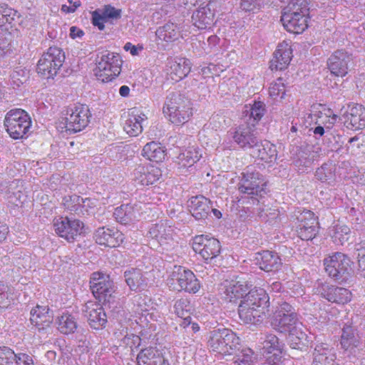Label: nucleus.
Listing matches in <instances>:
<instances>
[{"label": "nucleus", "instance_id": "1", "mask_svg": "<svg viewBox=\"0 0 365 365\" xmlns=\"http://www.w3.org/2000/svg\"><path fill=\"white\" fill-rule=\"evenodd\" d=\"M163 112L172 123L182 125L192 115L190 101L180 91L170 92L165 100Z\"/></svg>", "mask_w": 365, "mask_h": 365}, {"label": "nucleus", "instance_id": "2", "mask_svg": "<svg viewBox=\"0 0 365 365\" xmlns=\"http://www.w3.org/2000/svg\"><path fill=\"white\" fill-rule=\"evenodd\" d=\"M207 346L217 354L231 355L241 347V340L231 329H217L210 331Z\"/></svg>", "mask_w": 365, "mask_h": 365}, {"label": "nucleus", "instance_id": "3", "mask_svg": "<svg viewBox=\"0 0 365 365\" xmlns=\"http://www.w3.org/2000/svg\"><path fill=\"white\" fill-rule=\"evenodd\" d=\"M324 265L328 275L339 283H346L352 277L353 262L342 252H337L324 258Z\"/></svg>", "mask_w": 365, "mask_h": 365}, {"label": "nucleus", "instance_id": "4", "mask_svg": "<svg viewBox=\"0 0 365 365\" xmlns=\"http://www.w3.org/2000/svg\"><path fill=\"white\" fill-rule=\"evenodd\" d=\"M4 124L9 136L14 140H19L23 138L29 132L31 120L25 110L13 109L6 113Z\"/></svg>", "mask_w": 365, "mask_h": 365}, {"label": "nucleus", "instance_id": "5", "mask_svg": "<svg viewBox=\"0 0 365 365\" xmlns=\"http://www.w3.org/2000/svg\"><path fill=\"white\" fill-rule=\"evenodd\" d=\"M65 61V54L62 49L51 46L39 59L36 71L44 78H53L61 68Z\"/></svg>", "mask_w": 365, "mask_h": 365}, {"label": "nucleus", "instance_id": "6", "mask_svg": "<svg viewBox=\"0 0 365 365\" xmlns=\"http://www.w3.org/2000/svg\"><path fill=\"white\" fill-rule=\"evenodd\" d=\"M66 117L63 118L61 124L66 131L77 133L88 126L92 115L87 105L79 104L66 109Z\"/></svg>", "mask_w": 365, "mask_h": 365}, {"label": "nucleus", "instance_id": "7", "mask_svg": "<svg viewBox=\"0 0 365 365\" xmlns=\"http://www.w3.org/2000/svg\"><path fill=\"white\" fill-rule=\"evenodd\" d=\"M122 60L118 53H108L102 55L94 70L95 75L103 83L111 81L121 71Z\"/></svg>", "mask_w": 365, "mask_h": 365}, {"label": "nucleus", "instance_id": "8", "mask_svg": "<svg viewBox=\"0 0 365 365\" xmlns=\"http://www.w3.org/2000/svg\"><path fill=\"white\" fill-rule=\"evenodd\" d=\"M242 175L238 183L240 192L250 195L252 198L255 196L262 197L266 194L267 181L261 173L247 168Z\"/></svg>", "mask_w": 365, "mask_h": 365}, {"label": "nucleus", "instance_id": "9", "mask_svg": "<svg viewBox=\"0 0 365 365\" xmlns=\"http://www.w3.org/2000/svg\"><path fill=\"white\" fill-rule=\"evenodd\" d=\"M90 287L95 298L104 304L110 303L115 297V287L108 275L99 272L93 273Z\"/></svg>", "mask_w": 365, "mask_h": 365}, {"label": "nucleus", "instance_id": "10", "mask_svg": "<svg viewBox=\"0 0 365 365\" xmlns=\"http://www.w3.org/2000/svg\"><path fill=\"white\" fill-rule=\"evenodd\" d=\"M56 234L68 242H73L82 237L86 229L84 223L72 217H60L53 223Z\"/></svg>", "mask_w": 365, "mask_h": 365}, {"label": "nucleus", "instance_id": "11", "mask_svg": "<svg viewBox=\"0 0 365 365\" xmlns=\"http://www.w3.org/2000/svg\"><path fill=\"white\" fill-rule=\"evenodd\" d=\"M192 249L206 263H209L216 261L221 251V245L218 240L202 235L193 238Z\"/></svg>", "mask_w": 365, "mask_h": 365}, {"label": "nucleus", "instance_id": "12", "mask_svg": "<svg viewBox=\"0 0 365 365\" xmlns=\"http://www.w3.org/2000/svg\"><path fill=\"white\" fill-rule=\"evenodd\" d=\"M170 280L173 284L177 283L179 289L189 293L195 294L200 288V282L194 273L182 266H174L170 275Z\"/></svg>", "mask_w": 365, "mask_h": 365}, {"label": "nucleus", "instance_id": "13", "mask_svg": "<svg viewBox=\"0 0 365 365\" xmlns=\"http://www.w3.org/2000/svg\"><path fill=\"white\" fill-rule=\"evenodd\" d=\"M234 142L244 150H252L260 143V138L255 126L250 123L240 125L235 128L232 135Z\"/></svg>", "mask_w": 365, "mask_h": 365}, {"label": "nucleus", "instance_id": "14", "mask_svg": "<svg viewBox=\"0 0 365 365\" xmlns=\"http://www.w3.org/2000/svg\"><path fill=\"white\" fill-rule=\"evenodd\" d=\"M352 61V54L341 49L334 51L327 59V63L332 75L344 77L348 73Z\"/></svg>", "mask_w": 365, "mask_h": 365}, {"label": "nucleus", "instance_id": "15", "mask_svg": "<svg viewBox=\"0 0 365 365\" xmlns=\"http://www.w3.org/2000/svg\"><path fill=\"white\" fill-rule=\"evenodd\" d=\"M316 293L331 303L344 304L351 301V293L343 287L328 283H320L316 287Z\"/></svg>", "mask_w": 365, "mask_h": 365}, {"label": "nucleus", "instance_id": "16", "mask_svg": "<svg viewBox=\"0 0 365 365\" xmlns=\"http://www.w3.org/2000/svg\"><path fill=\"white\" fill-rule=\"evenodd\" d=\"M298 221L297 232L302 240H312L316 237L319 232V222L313 212L304 211L298 217Z\"/></svg>", "mask_w": 365, "mask_h": 365}, {"label": "nucleus", "instance_id": "17", "mask_svg": "<svg viewBox=\"0 0 365 365\" xmlns=\"http://www.w3.org/2000/svg\"><path fill=\"white\" fill-rule=\"evenodd\" d=\"M173 229L167 223L160 221L153 224L149 228L148 237L155 240L163 250H169L174 245L173 238Z\"/></svg>", "mask_w": 365, "mask_h": 365}, {"label": "nucleus", "instance_id": "18", "mask_svg": "<svg viewBox=\"0 0 365 365\" xmlns=\"http://www.w3.org/2000/svg\"><path fill=\"white\" fill-rule=\"evenodd\" d=\"M254 264L266 272H277L282 266V262L278 253L269 250L255 253Z\"/></svg>", "mask_w": 365, "mask_h": 365}, {"label": "nucleus", "instance_id": "19", "mask_svg": "<svg viewBox=\"0 0 365 365\" xmlns=\"http://www.w3.org/2000/svg\"><path fill=\"white\" fill-rule=\"evenodd\" d=\"M91 21L93 26H97L100 31L105 29L104 23L118 21L121 18L122 10L108 4L101 9H97L91 13Z\"/></svg>", "mask_w": 365, "mask_h": 365}, {"label": "nucleus", "instance_id": "20", "mask_svg": "<svg viewBox=\"0 0 365 365\" xmlns=\"http://www.w3.org/2000/svg\"><path fill=\"white\" fill-rule=\"evenodd\" d=\"M339 119L348 129L353 130L363 129L365 128V108L361 105L356 104L342 114Z\"/></svg>", "mask_w": 365, "mask_h": 365}, {"label": "nucleus", "instance_id": "21", "mask_svg": "<svg viewBox=\"0 0 365 365\" xmlns=\"http://www.w3.org/2000/svg\"><path fill=\"white\" fill-rule=\"evenodd\" d=\"M96 242L101 245L109 247H115L119 246L123 241V234L114 229L99 227L94 234Z\"/></svg>", "mask_w": 365, "mask_h": 365}, {"label": "nucleus", "instance_id": "22", "mask_svg": "<svg viewBox=\"0 0 365 365\" xmlns=\"http://www.w3.org/2000/svg\"><path fill=\"white\" fill-rule=\"evenodd\" d=\"M30 314L31 323L38 331H46L51 328L53 317L47 307L37 305L31 310Z\"/></svg>", "mask_w": 365, "mask_h": 365}, {"label": "nucleus", "instance_id": "23", "mask_svg": "<svg viewBox=\"0 0 365 365\" xmlns=\"http://www.w3.org/2000/svg\"><path fill=\"white\" fill-rule=\"evenodd\" d=\"M85 317L88 324L94 329H101L107 323V317L103 308L100 304L90 303L86 305Z\"/></svg>", "mask_w": 365, "mask_h": 365}, {"label": "nucleus", "instance_id": "24", "mask_svg": "<svg viewBox=\"0 0 365 365\" xmlns=\"http://www.w3.org/2000/svg\"><path fill=\"white\" fill-rule=\"evenodd\" d=\"M307 17H303L302 14L282 13L281 21L284 29L293 34H301L307 27Z\"/></svg>", "mask_w": 365, "mask_h": 365}, {"label": "nucleus", "instance_id": "25", "mask_svg": "<svg viewBox=\"0 0 365 365\" xmlns=\"http://www.w3.org/2000/svg\"><path fill=\"white\" fill-rule=\"evenodd\" d=\"M312 347H314L312 365H330L335 362V354L328 344L317 341Z\"/></svg>", "mask_w": 365, "mask_h": 365}, {"label": "nucleus", "instance_id": "26", "mask_svg": "<svg viewBox=\"0 0 365 365\" xmlns=\"http://www.w3.org/2000/svg\"><path fill=\"white\" fill-rule=\"evenodd\" d=\"M287 342L292 349V357H296V351H299L302 354L307 352L308 336L307 334L299 328H294L290 330L287 336Z\"/></svg>", "mask_w": 365, "mask_h": 365}, {"label": "nucleus", "instance_id": "27", "mask_svg": "<svg viewBox=\"0 0 365 365\" xmlns=\"http://www.w3.org/2000/svg\"><path fill=\"white\" fill-rule=\"evenodd\" d=\"M188 206L191 215L197 220H205L212 210L210 200L203 195L192 197Z\"/></svg>", "mask_w": 365, "mask_h": 365}, {"label": "nucleus", "instance_id": "28", "mask_svg": "<svg viewBox=\"0 0 365 365\" xmlns=\"http://www.w3.org/2000/svg\"><path fill=\"white\" fill-rule=\"evenodd\" d=\"M268 311L241 303L238 307L239 317L246 324H257L262 323L266 318V313Z\"/></svg>", "mask_w": 365, "mask_h": 365}, {"label": "nucleus", "instance_id": "29", "mask_svg": "<svg viewBox=\"0 0 365 365\" xmlns=\"http://www.w3.org/2000/svg\"><path fill=\"white\" fill-rule=\"evenodd\" d=\"M125 281L131 291L136 292L145 290L148 287L146 273L139 269H131L124 272Z\"/></svg>", "mask_w": 365, "mask_h": 365}, {"label": "nucleus", "instance_id": "30", "mask_svg": "<svg viewBox=\"0 0 365 365\" xmlns=\"http://www.w3.org/2000/svg\"><path fill=\"white\" fill-rule=\"evenodd\" d=\"M240 303L268 310L269 297L264 289L255 288L245 294Z\"/></svg>", "mask_w": 365, "mask_h": 365}, {"label": "nucleus", "instance_id": "31", "mask_svg": "<svg viewBox=\"0 0 365 365\" xmlns=\"http://www.w3.org/2000/svg\"><path fill=\"white\" fill-rule=\"evenodd\" d=\"M214 12L207 4L200 6L192 15V24L199 29L210 28L214 23Z\"/></svg>", "mask_w": 365, "mask_h": 365}, {"label": "nucleus", "instance_id": "32", "mask_svg": "<svg viewBox=\"0 0 365 365\" xmlns=\"http://www.w3.org/2000/svg\"><path fill=\"white\" fill-rule=\"evenodd\" d=\"M147 119L145 115L136 108H132L123 126L124 130L130 136H137L143 131L142 123Z\"/></svg>", "mask_w": 365, "mask_h": 365}, {"label": "nucleus", "instance_id": "33", "mask_svg": "<svg viewBox=\"0 0 365 365\" xmlns=\"http://www.w3.org/2000/svg\"><path fill=\"white\" fill-rule=\"evenodd\" d=\"M340 344L341 348L352 353L360 344V336L356 329L351 325L345 324L342 328Z\"/></svg>", "mask_w": 365, "mask_h": 365}, {"label": "nucleus", "instance_id": "34", "mask_svg": "<svg viewBox=\"0 0 365 365\" xmlns=\"http://www.w3.org/2000/svg\"><path fill=\"white\" fill-rule=\"evenodd\" d=\"M255 148L251 150L252 155L261 160L270 163L276 160L277 152L276 146L267 140H262Z\"/></svg>", "mask_w": 365, "mask_h": 365}, {"label": "nucleus", "instance_id": "35", "mask_svg": "<svg viewBox=\"0 0 365 365\" xmlns=\"http://www.w3.org/2000/svg\"><path fill=\"white\" fill-rule=\"evenodd\" d=\"M192 63L185 58H179L170 63L168 74L171 79L178 82L186 77L191 71Z\"/></svg>", "mask_w": 365, "mask_h": 365}, {"label": "nucleus", "instance_id": "36", "mask_svg": "<svg viewBox=\"0 0 365 365\" xmlns=\"http://www.w3.org/2000/svg\"><path fill=\"white\" fill-rule=\"evenodd\" d=\"M298 314H290L286 315L275 316L274 328L281 333L290 332L294 328H299L297 326Z\"/></svg>", "mask_w": 365, "mask_h": 365}, {"label": "nucleus", "instance_id": "37", "mask_svg": "<svg viewBox=\"0 0 365 365\" xmlns=\"http://www.w3.org/2000/svg\"><path fill=\"white\" fill-rule=\"evenodd\" d=\"M165 151L166 150L160 143L152 141L143 147L142 155L150 161L159 163L165 159Z\"/></svg>", "mask_w": 365, "mask_h": 365}, {"label": "nucleus", "instance_id": "38", "mask_svg": "<svg viewBox=\"0 0 365 365\" xmlns=\"http://www.w3.org/2000/svg\"><path fill=\"white\" fill-rule=\"evenodd\" d=\"M138 365H156L163 360L162 354L153 347L142 349L137 357Z\"/></svg>", "mask_w": 365, "mask_h": 365}, {"label": "nucleus", "instance_id": "39", "mask_svg": "<svg viewBox=\"0 0 365 365\" xmlns=\"http://www.w3.org/2000/svg\"><path fill=\"white\" fill-rule=\"evenodd\" d=\"M246 289L240 282H228L225 285V299L230 302L235 303L237 299L244 297Z\"/></svg>", "mask_w": 365, "mask_h": 365}, {"label": "nucleus", "instance_id": "40", "mask_svg": "<svg viewBox=\"0 0 365 365\" xmlns=\"http://www.w3.org/2000/svg\"><path fill=\"white\" fill-rule=\"evenodd\" d=\"M89 198H83L79 195H73L63 198L66 209L77 215H84L85 202H90Z\"/></svg>", "mask_w": 365, "mask_h": 365}, {"label": "nucleus", "instance_id": "41", "mask_svg": "<svg viewBox=\"0 0 365 365\" xmlns=\"http://www.w3.org/2000/svg\"><path fill=\"white\" fill-rule=\"evenodd\" d=\"M232 359V365H253L255 361V353L249 347L243 346L238 349Z\"/></svg>", "mask_w": 365, "mask_h": 365}, {"label": "nucleus", "instance_id": "42", "mask_svg": "<svg viewBox=\"0 0 365 365\" xmlns=\"http://www.w3.org/2000/svg\"><path fill=\"white\" fill-rule=\"evenodd\" d=\"M78 327L76 317L68 313L63 314L58 319V329L63 334L74 333Z\"/></svg>", "mask_w": 365, "mask_h": 365}, {"label": "nucleus", "instance_id": "43", "mask_svg": "<svg viewBox=\"0 0 365 365\" xmlns=\"http://www.w3.org/2000/svg\"><path fill=\"white\" fill-rule=\"evenodd\" d=\"M201 158V154L197 148L189 147L180 153L178 157V163L182 167H190L197 162Z\"/></svg>", "mask_w": 365, "mask_h": 365}, {"label": "nucleus", "instance_id": "44", "mask_svg": "<svg viewBox=\"0 0 365 365\" xmlns=\"http://www.w3.org/2000/svg\"><path fill=\"white\" fill-rule=\"evenodd\" d=\"M179 34L178 29L173 23H166L160 26L155 31L157 37L165 41H173L177 39Z\"/></svg>", "mask_w": 365, "mask_h": 365}, {"label": "nucleus", "instance_id": "45", "mask_svg": "<svg viewBox=\"0 0 365 365\" xmlns=\"http://www.w3.org/2000/svg\"><path fill=\"white\" fill-rule=\"evenodd\" d=\"M315 177L322 182L331 185L335 179V166L331 163H324L315 172Z\"/></svg>", "mask_w": 365, "mask_h": 365}, {"label": "nucleus", "instance_id": "46", "mask_svg": "<svg viewBox=\"0 0 365 365\" xmlns=\"http://www.w3.org/2000/svg\"><path fill=\"white\" fill-rule=\"evenodd\" d=\"M245 112V116H249L246 123H250L251 125L255 126L264 115L265 105L263 102L255 101L251 108Z\"/></svg>", "mask_w": 365, "mask_h": 365}, {"label": "nucleus", "instance_id": "47", "mask_svg": "<svg viewBox=\"0 0 365 365\" xmlns=\"http://www.w3.org/2000/svg\"><path fill=\"white\" fill-rule=\"evenodd\" d=\"M113 216L121 224L127 225L135 217L133 207L126 204L115 209Z\"/></svg>", "mask_w": 365, "mask_h": 365}, {"label": "nucleus", "instance_id": "48", "mask_svg": "<svg viewBox=\"0 0 365 365\" xmlns=\"http://www.w3.org/2000/svg\"><path fill=\"white\" fill-rule=\"evenodd\" d=\"M306 0H295L288 3L283 9V12L302 14L303 17L309 19V8Z\"/></svg>", "mask_w": 365, "mask_h": 365}, {"label": "nucleus", "instance_id": "49", "mask_svg": "<svg viewBox=\"0 0 365 365\" xmlns=\"http://www.w3.org/2000/svg\"><path fill=\"white\" fill-rule=\"evenodd\" d=\"M284 343L280 341L278 337L272 334H267L263 342V349H266L268 353L276 351L279 355L282 354L284 348Z\"/></svg>", "mask_w": 365, "mask_h": 365}, {"label": "nucleus", "instance_id": "50", "mask_svg": "<svg viewBox=\"0 0 365 365\" xmlns=\"http://www.w3.org/2000/svg\"><path fill=\"white\" fill-rule=\"evenodd\" d=\"M192 305L186 298L176 300L173 305L174 313L183 320L187 317H191Z\"/></svg>", "mask_w": 365, "mask_h": 365}, {"label": "nucleus", "instance_id": "51", "mask_svg": "<svg viewBox=\"0 0 365 365\" xmlns=\"http://www.w3.org/2000/svg\"><path fill=\"white\" fill-rule=\"evenodd\" d=\"M274 55L282 58V63H279V65L276 64L277 68L280 69H284L289 64V62L292 57V50L288 44H279L277 49L274 51Z\"/></svg>", "mask_w": 365, "mask_h": 365}, {"label": "nucleus", "instance_id": "52", "mask_svg": "<svg viewBox=\"0 0 365 365\" xmlns=\"http://www.w3.org/2000/svg\"><path fill=\"white\" fill-rule=\"evenodd\" d=\"M18 354L8 346H0V365H16Z\"/></svg>", "mask_w": 365, "mask_h": 365}, {"label": "nucleus", "instance_id": "53", "mask_svg": "<svg viewBox=\"0 0 365 365\" xmlns=\"http://www.w3.org/2000/svg\"><path fill=\"white\" fill-rule=\"evenodd\" d=\"M350 232V228L346 225L336 226L332 238L335 243L343 245L348 242Z\"/></svg>", "mask_w": 365, "mask_h": 365}, {"label": "nucleus", "instance_id": "54", "mask_svg": "<svg viewBox=\"0 0 365 365\" xmlns=\"http://www.w3.org/2000/svg\"><path fill=\"white\" fill-rule=\"evenodd\" d=\"M259 217L265 222L272 224L279 216V211L269 207L263 208L259 211Z\"/></svg>", "mask_w": 365, "mask_h": 365}, {"label": "nucleus", "instance_id": "55", "mask_svg": "<svg viewBox=\"0 0 365 365\" xmlns=\"http://www.w3.org/2000/svg\"><path fill=\"white\" fill-rule=\"evenodd\" d=\"M270 96L272 98L279 97L283 98L285 95V86L281 78H278L277 81L272 83L269 88Z\"/></svg>", "mask_w": 365, "mask_h": 365}, {"label": "nucleus", "instance_id": "56", "mask_svg": "<svg viewBox=\"0 0 365 365\" xmlns=\"http://www.w3.org/2000/svg\"><path fill=\"white\" fill-rule=\"evenodd\" d=\"M16 11L11 8L1 6L0 7V26L11 24L14 20Z\"/></svg>", "mask_w": 365, "mask_h": 365}, {"label": "nucleus", "instance_id": "57", "mask_svg": "<svg viewBox=\"0 0 365 365\" xmlns=\"http://www.w3.org/2000/svg\"><path fill=\"white\" fill-rule=\"evenodd\" d=\"M296 309L287 302H277L275 310V316L286 315L290 314H297Z\"/></svg>", "mask_w": 365, "mask_h": 365}, {"label": "nucleus", "instance_id": "58", "mask_svg": "<svg viewBox=\"0 0 365 365\" xmlns=\"http://www.w3.org/2000/svg\"><path fill=\"white\" fill-rule=\"evenodd\" d=\"M9 290L8 285L0 280V308H6L11 304Z\"/></svg>", "mask_w": 365, "mask_h": 365}, {"label": "nucleus", "instance_id": "59", "mask_svg": "<svg viewBox=\"0 0 365 365\" xmlns=\"http://www.w3.org/2000/svg\"><path fill=\"white\" fill-rule=\"evenodd\" d=\"M11 37L10 33L6 31L0 32V58L4 56L10 49Z\"/></svg>", "mask_w": 365, "mask_h": 365}, {"label": "nucleus", "instance_id": "60", "mask_svg": "<svg viewBox=\"0 0 365 365\" xmlns=\"http://www.w3.org/2000/svg\"><path fill=\"white\" fill-rule=\"evenodd\" d=\"M134 180L136 184L145 186L144 181L146 180V168L139 165L133 171Z\"/></svg>", "mask_w": 365, "mask_h": 365}, {"label": "nucleus", "instance_id": "61", "mask_svg": "<svg viewBox=\"0 0 365 365\" xmlns=\"http://www.w3.org/2000/svg\"><path fill=\"white\" fill-rule=\"evenodd\" d=\"M28 71L19 68L13 71L11 78L13 81L16 83L17 86H19L20 84H23L26 81L28 78Z\"/></svg>", "mask_w": 365, "mask_h": 365}, {"label": "nucleus", "instance_id": "62", "mask_svg": "<svg viewBox=\"0 0 365 365\" xmlns=\"http://www.w3.org/2000/svg\"><path fill=\"white\" fill-rule=\"evenodd\" d=\"M240 9L245 12H251L259 9V4L256 0H240Z\"/></svg>", "mask_w": 365, "mask_h": 365}, {"label": "nucleus", "instance_id": "63", "mask_svg": "<svg viewBox=\"0 0 365 365\" xmlns=\"http://www.w3.org/2000/svg\"><path fill=\"white\" fill-rule=\"evenodd\" d=\"M159 170L154 168L149 170L146 168V180L144 181V183H145V185H153L159 179Z\"/></svg>", "mask_w": 365, "mask_h": 365}, {"label": "nucleus", "instance_id": "64", "mask_svg": "<svg viewBox=\"0 0 365 365\" xmlns=\"http://www.w3.org/2000/svg\"><path fill=\"white\" fill-rule=\"evenodd\" d=\"M281 359V355L274 353L262 361L260 365H282Z\"/></svg>", "mask_w": 365, "mask_h": 365}]
</instances>
